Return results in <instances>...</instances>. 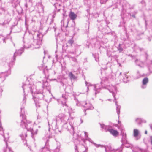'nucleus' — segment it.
<instances>
[{"label": "nucleus", "mask_w": 152, "mask_h": 152, "mask_svg": "<svg viewBox=\"0 0 152 152\" xmlns=\"http://www.w3.org/2000/svg\"><path fill=\"white\" fill-rule=\"evenodd\" d=\"M139 130L136 129H134L133 132V135L135 138L136 140L139 139L140 137V136H139Z\"/></svg>", "instance_id": "4468645a"}, {"label": "nucleus", "mask_w": 152, "mask_h": 152, "mask_svg": "<svg viewBox=\"0 0 152 152\" xmlns=\"http://www.w3.org/2000/svg\"><path fill=\"white\" fill-rule=\"evenodd\" d=\"M20 136L21 137H22V136H23V135H22V136H21V135H20Z\"/></svg>", "instance_id": "e2e57ef3"}, {"label": "nucleus", "mask_w": 152, "mask_h": 152, "mask_svg": "<svg viewBox=\"0 0 152 152\" xmlns=\"http://www.w3.org/2000/svg\"><path fill=\"white\" fill-rule=\"evenodd\" d=\"M12 43L13 44L14 46H15V44L13 42Z\"/></svg>", "instance_id": "5fc2aeb1"}, {"label": "nucleus", "mask_w": 152, "mask_h": 152, "mask_svg": "<svg viewBox=\"0 0 152 152\" xmlns=\"http://www.w3.org/2000/svg\"><path fill=\"white\" fill-rule=\"evenodd\" d=\"M115 103L116 105V110L117 113L118 115H119L120 113V110L121 108V106L120 105H118L117 104V102L116 101H115Z\"/></svg>", "instance_id": "a878e982"}, {"label": "nucleus", "mask_w": 152, "mask_h": 152, "mask_svg": "<svg viewBox=\"0 0 152 152\" xmlns=\"http://www.w3.org/2000/svg\"><path fill=\"white\" fill-rule=\"evenodd\" d=\"M126 134H124L122 139V140L123 142L125 143L126 141Z\"/></svg>", "instance_id": "cd10ccee"}, {"label": "nucleus", "mask_w": 152, "mask_h": 152, "mask_svg": "<svg viewBox=\"0 0 152 152\" xmlns=\"http://www.w3.org/2000/svg\"><path fill=\"white\" fill-rule=\"evenodd\" d=\"M81 104L82 106L86 108V109L84 110L85 111L87 110H92L94 108L91 104L89 102L82 101L81 102Z\"/></svg>", "instance_id": "9d476101"}, {"label": "nucleus", "mask_w": 152, "mask_h": 152, "mask_svg": "<svg viewBox=\"0 0 152 152\" xmlns=\"http://www.w3.org/2000/svg\"><path fill=\"white\" fill-rule=\"evenodd\" d=\"M145 55H146V56H146V58H147V56H147V54L146 53Z\"/></svg>", "instance_id": "603ef678"}, {"label": "nucleus", "mask_w": 152, "mask_h": 152, "mask_svg": "<svg viewBox=\"0 0 152 152\" xmlns=\"http://www.w3.org/2000/svg\"><path fill=\"white\" fill-rule=\"evenodd\" d=\"M69 76L71 79H76V77H75L72 72H70L69 74Z\"/></svg>", "instance_id": "bb28decb"}, {"label": "nucleus", "mask_w": 152, "mask_h": 152, "mask_svg": "<svg viewBox=\"0 0 152 152\" xmlns=\"http://www.w3.org/2000/svg\"><path fill=\"white\" fill-rule=\"evenodd\" d=\"M148 82V78L145 77L143 79L142 81V84L141 86V88L142 89L145 88L147 86V84Z\"/></svg>", "instance_id": "2eb2a0df"}, {"label": "nucleus", "mask_w": 152, "mask_h": 152, "mask_svg": "<svg viewBox=\"0 0 152 152\" xmlns=\"http://www.w3.org/2000/svg\"><path fill=\"white\" fill-rule=\"evenodd\" d=\"M132 16L134 17V18H135V16L134 15H132Z\"/></svg>", "instance_id": "864d4df0"}, {"label": "nucleus", "mask_w": 152, "mask_h": 152, "mask_svg": "<svg viewBox=\"0 0 152 152\" xmlns=\"http://www.w3.org/2000/svg\"><path fill=\"white\" fill-rule=\"evenodd\" d=\"M107 63H108L107 62H106L105 63V64H104V65H107Z\"/></svg>", "instance_id": "6e6d98bb"}, {"label": "nucleus", "mask_w": 152, "mask_h": 152, "mask_svg": "<svg viewBox=\"0 0 152 152\" xmlns=\"http://www.w3.org/2000/svg\"><path fill=\"white\" fill-rule=\"evenodd\" d=\"M69 113V118L70 120H73L74 118V117L72 116V113L75 112L74 109H73L72 108L69 107L68 108Z\"/></svg>", "instance_id": "aec40b11"}, {"label": "nucleus", "mask_w": 152, "mask_h": 152, "mask_svg": "<svg viewBox=\"0 0 152 152\" xmlns=\"http://www.w3.org/2000/svg\"><path fill=\"white\" fill-rule=\"evenodd\" d=\"M55 119L54 120L52 123V126L55 127V129L57 131L58 129V125L62 123L64 124L68 121H70V118L63 113H61L58 116H56Z\"/></svg>", "instance_id": "20e7f679"}, {"label": "nucleus", "mask_w": 152, "mask_h": 152, "mask_svg": "<svg viewBox=\"0 0 152 152\" xmlns=\"http://www.w3.org/2000/svg\"><path fill=\"white\" fill-rule=\"evenodd\" d=\"M76 105L77 106H79L80 105H81V102H80L78 101H77L76 103Z\"/></svg>", "instance_id": "4c0bfd02"}, {"label": "nucleus", "mask_w": 152, "mask_h": 152, "mask_svg": "<svg viewBox=\"0 0 152 152\" xmlns=\"http://www.w3.org/2000/svg\"><path fill=\"white\" fill-rule=\"evenodd\" d=\"M54 5L55 7H56V4H55Z\"/></svg>", "instance_id": "13d9d810"}, {"label": "nucleus", "mask_w": 152, "mask_h": 152, "mask_svg": "<svg viewBox=\"0 0 152 152\" xmlns=\"http://www.w3.org/2000/svg\"><path fill=\"white\" fill-rule=\"evenodd\" d=\"M69 17L71 19L74 20L76 18L77 15L73 12H71L69 14Z\"/></svg>", "instance_id": "5701e85b"}, {"label": "nucleus", "mask_w": 152, "mask_h": 152, "mask_svg": "<svg viewBox=\"0 0 152 152\" xmlns=\"http://www.w3.org/2000/svg\"><path fill=\"white\" fill-rule=\"evenodd\" d=\"M69 57V58L70 59H71L73 61L75 62L76 61L77 59L75 58L72 57Z\"/></svg>", "instance_id": "72a5a7b5"}, {"label": "nucleus", "mask_w": 152, "mask_h": 152, "mask_svg": "<svg viewBox=\"0 0 152 152\" xmlns=\"http://www.w3.org/2000/svg\"><path fill=\"white\" fill-rule=\"evenodd\" d=\"M141 77V75L140 74L139 72L138 71H137L136 74V76L135 77V78L136 79H138Z\"/></svg>", "instance_id": "c85d7f7f"}, {"label": "nucleus", "mask_w": 152, "mask_h": 152, "mask_svg": "<svg viewBox=\"0 0 152 152\" xmlns=\"http://www.w3.org/2000/svg\"><path fill=\"white\" fill-rule=\"evenodd\" d=\"M145 134H147V130H145Z\"/></svg>", "instance_id": "8fccbe9b"}, {"label": "nucleus", "mask_w": 152, "mask_h": 152, "mask_svg": "<svg viewBox=\"0 0 152 152\" xmlns=\"http://www.w3.org/2000/svg\"><path fill=\"white\" fill-rule=\"evenodd\" d=\"M142 119L140 118H137L136 119V121L138 124H140L142 123Z\"/></svg>", "instance_id": "c756f323"}, {"label": "nucleus", "mask_w": 152, "mask_h": 152, "mask_svg": "<svg viewBox=\"0 0 152 152\" xmlns=\"http://www.w3.org/2000/svg\"><path fill=\"white\" fill-rule=\"evenodd\" d=\"M60 151L59 148L57 147L55 150V151L53 150H50V152H59Z\"/></svg>", "instance_id": "2f4dec72"}, {"label": "nucleus", "mask_w": 152, "mask_h": 152, "mask_svg": "<svg viewBox=\"0 0 152 152\" xmlns=\"http://www.w3.org/2000/svg\"><path fill=\"white\" fill-rule=\"evenodd\" d=\"M58 131L60 132H61L60 131V130H58Z\"/></svg>", "instance_id": "0e129e2a"}, {"label": "nucleus", "mask_w": 152, "mask_h": 152, "mask_svg": "<svg viewBox=\"0 0 152 152\" xmlns=\"http://www.w3.org/2000/svg\"><path fill=\"white\" fill-rule=\"evenodd\" d=\"M24 93L23 102L24 105L26 101V96L28 93H31L32 95L33 99L35 102L37 107H39L41 105V101L43 99L44 95L42 92L37 91L35 86L30 84L26 85L24 83L22 86Z\"/></svg>", "instance_id": "f257e3e1"}, {"label": "nucleus", "mask_w": 152, "mask_h": 152, "mask_svg": "<svg viewBox=\"0 0 152 152\" xmlns=\"http://www.w3.org/2000/svg\"><path fill=\"white\" fill-rule=\"evenodd\" d=\"M68 98V96L66 94H63L62 95L61 100V104L63 106H66V102L67 101Z\"/></svg>", "instance_id": "9b49d317"}, {"label": "nucleus", "mask_w": 152, "mask_h": 152, "mask_svg": "<svg viewBox=\"0 0 152 152\" xmlns=\"http://www.w3.org/2000/svg\"><path fill=\"white\" fill-rule=\"evenodd\" d=\"M68 22L69 21H67V24L65 26L66 28L68 26Z\"/></svg>", "instance_id": "3c124183"}, {"label": "nucleus", "mask_w": 152, "mask_h": 152, "mask_svg": "<svg viewBox=\"0 0 152 152\" xmlns=\"http://www.w3.org/2000/svg\"><path fill=\"white\" fill-rule=\"evenodd\" d=\"M13 65L12 62H11L8 64L9 67V70L7 71L2 72L0 73V80L3 82L6 79V77H7L11 74V68Z\"/></svg>", "instance_id": "423d86ee"}, {"label": "nucleus", "mask_w": 152, "mask_h": 152, "mask_svg": "<svg viewBox=\"0 0 152 152\" xmlns=\"http://www.w3.org/2000/svg\"><path fill=\"white\" fill-rule=\"evenodd\" d=\"M84 133H85V137L86 138H87L88 137V135L87 133V132H85Z\"/></svg>", "instance_id": "a19ab883"}, {"label": "nucleus", "mask_w": 152, "mask_h": 152, "mask_svg": "<svg viewBox=\"0 0 152 152\" xmlns=\"http://www.w3.org/2000/svg\"><path fill=\"white\" fill-rule=\"evenodd\" d=\"M112 80L111 79H108L106 77H103L101 82L100 84H96L93 86L94 90L95 91V94L99 92L101 90L102 87L108 90L109 91L112 93L113 96L115 100L116 98L115 97V94L117 93V89L115 85L113 86L110 84Z\"/></svg>", "instance_id": "f03ea898"}, {"label": "nucleus", "mask_w": 152, "mask_h": 152, "mask_svg": "<svg viewBox=\"0 0 152 152\" xmlns=\"http://www.w3.org/2000/svg\"><path fill=\"white\" fill-rule=\"evenodd\" d=\"M150 139L151 140V145H152V136H151L150 137Z\"/></svg>", "instance_id": "37998d69"}, {"label": "nucleus", "mask_w": 152, "mask_h": 152, "mask_svg": "<svg viewBox=\"0 0 152 152\" xmlns=\"http://www.w3.org/2000/svg\"><path fill=\"white\" fill-rule=\"evenodd\" d=\"M75 53L76 52V51L75 50Z\"/></svg>", "instance_id": "680f3d73"}, {"label": "nucleus", "mask_w": 152, "mask_h": 152, "mask_svg": "<svg viewBox=\"0 0 152 152\" xmlns=\"http://www.w3.org/2000/svg\"><path fill=\"white\" fill-rule=\"evenodd\" d=\"M63 127L69 132L72 134L74 133L73 120L68 121L66 123L63 125Z\"/></svg>", "instance_id": "0eeeda50"}, {"label": "nucleus", "mask_w": 152, "mask_h": 152, "mask_svg": "<svg viewBox=\"0 0 152 152\" xmlns=\"http://www.w3.org/2000/svg\"><path fill=\"white\" fill-rule=\"evenodd\" d=\"M80 120L81 121V123H82V122H83V120H82V119H80Z\"/></svg>", "instance_id": "4d7b16f0"}, {"label": "nucleus", "mask_w": 152, "mask_h": 152, "mask_svg": "<svg viewBox=\"0 0 152 152\" xmlns=\"http://www.w3.org/2000/svg\"><path fill=\"white\" fill-rule=\"evenodd\" d=\"M1 39L3 41V42H4V43L6 42L5 41V39L3 38V37L2 36H0V40H1Z\"/></svg>", "instance_id": "473e14b6"}, {"label": "nucleus", "mask_w": 152, "mask_h": 152, "mask_svg": "<svg viewBox=\"0 0 152 152\" xmlns=\"http://www.w3.org/2000/svg\"><path fill=\"white\" fill-rule=\"evenodd\" d=\"M73 43L74 41L72 39H71L69 40L66 44L64 45L63 46L64 49L67 51L69 53L74 54V52L72 49Z\"/></svg>", "instance_id": "1a4fd4ad"}, {"label": "nucleus", "mask_w": 152, "mask_h": 152, "mask_svg": "<svg viewBox=\"0 0 152 152\" xmlns=\"http://www.w3.org/2000/svg\"><path fill=\"white\" fill-rule=\"evenodd\" d=\"M37 119L38 120V121L40 122L41 120V117L39 116H38L37 117Z\"/></svg>", "instance_id": "58836bf2"}, {"label": "nucleus", "mask_w": 152, "mask_h": 152, "mask_svg": "<svg viewBox=\"0 0 152 152\" xmlns=\"http://www.w3.org/2000/svg\"><path fill=\"white\" fill-rule=\"evenodd\" d=\"M41 9L40 10H39V12H43V7L41 5L40 6Z\"/></svg>", "instance_id": "c9c22d12"}, {"label": "nucleus", "mask_w": 152, "mask_h": 152, "mask_svg": "<svg viewBox=\"0 0 152 152\" xmlns=\"http://www.w3.org/2000/svg\"><path fill=\"white\" fill-rule=\"evenodd\" d=\"M101 128L104 129L106 132L108 131L110 134L114 136H116L118 134V131L111 128V127L109 126H106L104 124H99Z\"/></svg>", "instance_id": "6e6552de"}, {"label": "nucleus", "mask_w": 152, "mask_h": 152, "mask_svg": "<svg viewBox=\"0 0 152 152\" xmlns=\"http://www.w3.org/2000/svg\"><path fill=\"white\" fill-rule=\"evenodd\" d=\"M118 50L120 52H121L123 50V49L121 48V47L120 46V45H119V47L118 48Z\"/></svg>", "instance_id": "e433bc0d"}, {"label": "nucleus", "mask_w": 152, "mask_h": 152, "mask_svg": "<svg viewBox=\"0 0 152 152\" xmlns=\"http://www.w3.org/2000/svg\"><path fill=\"white\" fill-rule=\"evenodd\" d=\"M148 40L149 41H150L151 40V37H148V38H147Z\"/></svg>", "instance_id": "a18cd8bd"}, {"label": "nucleus", "mask_w": 152, "mask_h": 152, "mask_svg": "<svg viewBox=\"0 0 152 152\" xmlns=\"http://www.w3.org/2000/svg\"><path fill=\"white\" fill-rule=\"evenodd\" d=\"M93 57L95 58V60L97 62H99V56L98 53H95L93 54Z\"/></svg>", "instance_id": "393cba45"}, {"label": "nucleus", "mask_w": 152, "mask_h": 152, "mask_svg": "<svg viewBox=\"0 0 152 152\" xmlns=\"http://www.w3.org/2000/svg\"><path fill=\"white\" fill-rule=\"evenodd\" d=\"M75 152H78L77 151V150H76L75 151Z\"/></svg>", "instance_id": "bf43d9fd"}, {"label": "nucleus", "mask_w": 152, "mask_h": 152, "mask_svg": "<svg viewBox=\"0 0 152 152\" xmlns=\"http://www.w3.org/2000/svg\"><path fill=\"white\" fill-rule=\"evenodd\" d=\"M48 125H49V121H48Z\"/></svg>", "instance_id": "052dcab7"}, {"label": "nucleus", "mask_w": 152, "mask_h": 152, "mask_svg": "<svg viewBox=\"0 0 152 152\" xmlns=\"http://www.w3.org/2000/svg\"><path fill=\"white\" fill-rule=\"evenodd\" d=\"M91 143H92L93 144H94V145H95V146L97 148H98L99 147H100L101 148H103V147L104 148H105V151L106 152H107V151L106 147L105 146H104V145H101V144H98L95 143L94 142H91Z\"/></svg>", "instance_id": "b1692460"}, {"label": "nucleus", "mask_w": 152, "mask_h": 152, "mask_svg": "<svg viewBox=\"0 0 152 152\" xmlns=\"http://www.w3.org/2000/svg\"><path fill=\"white\" fill-rule=\"evenodd\" d=\"M48 140H47L45 143V146L42 147L39 151L38 152H46L49 148V146L48 145Z\"/></svg>", "instance_id": "f8f14e48"}, {"label": "nucleus", "mask_w": 152, "mask_h": 152, "mask_svg": "<svg viewBox=\"0 0 152 152\" xmlns=\"http://www.w3.org/2000/svg\"><path fill=\"white\" fill-rule=\"evenodd\" d=\"M25 136H26V137L27 135H26V134H25Z\"/></svg>", "instance_id": "69168bd1"}, {"label": "nucleus", "mask_w": 152, "mask_h": 152, "mask_svg": "<svg viewBox=\"0 0 152 152\" xmlns=\"http://www.w3.org/2000/svg\"><path fill=\"white\" fill-rule=\"evenodd\" d=\"M61 26H62L61 29H62L63 28V27H64V20H62L61 21Z\"/></svg>", "instance_id": "f704fd0d"}, {"label": "nucleus", "mask_w": 152, "mask_h": 152, "mask_svg": "<svg viewBox=\"0 0 152 152\" xmlns=\"http://www.w3.org/2000/svg\"><path fill=\"white\" fill-rule=\"evenodd\" d=\"M123 77V78L122 76V73L121 72H120L119 74V77L120 79V81H121V80L123 81L124 82L128 81L129 77L126 75V73H124Z\"/></svg>", "instance_id": "ddd939ff"}, {"label": "nucleus", "mask_w": 152, "mask_h": 152, "mask_svg": "<svg viewBox=\"0 0 152 152\" xmlns=\"http://www.w3.org/2000/svg\"><path fill=\"white\" fill-rule=\"evenodd\" d=\"M147 67L149 71L152 72V60L149 61L147 62Z\"/></svg>", "instance_id": "4be33fe9"}, {"label": "nucleus", "mask_w": 152, "mask_h": 152, "mask_svg": "<svg viewBox=\"0 0 152 152\" xmlns=\"http://www.w3.org/2000/svg\"><path fill=\"white\" fill-rule=\"evenodd\" d=\"M20 116H22V120L20 123V126L24 128H26L28 131L31 132L32 135L36 134L37 133V129L34 131L32 128L33 124L32 122L29 120L26 119V116L25 115L24 107L21 108V113L20 114Z\"/></svg>", "instance_id": "7ed1b4c3"}, {"label": "nucleus", "mask_w": 152, "mask_h": 152, "mask_svg": "<svg viewBox=\"0 0 152 152\" xmlns=\"http://www.w3.org/2000/svg\"><path fill=\"white\" fill-rule=\"evenodd\" d=\"M58 55H56L55 56V58L56 59V60H57V58H58Z\"/></svg>", "instance_id": "09e8293b"}, {"label": "nucleus", "mask_w": 152, "mask_h": 152, "mask_svg": "<svg viewBox=\"0 0 152 152\" xmlns=\"http://www.w3.org/2000/svg\"><path fill=\"white\" fill-rule=\"evenodd\" d=\"M136 65L140 68H143L145 66L144 62L138 59H136L135 61Z\"/></svg>", "instance_id": "a211bd4d"}, {"label": "nucleus", "mask_w": 152, "mask_h": 152, "mask_svg": "<svg viewBox=\"0 0 152 152\" xmlns=\"http://www.w3.org/2000/svg\"><path fill=\"white\" fill-rule=\"evenodd\" d=\"M23 51L24 49L23 48H21L20 49L18 50H16V52L14 53L13 56L14 59H15L16 57L17 56L20 55L23 53Z\"/></svg>", "instance_id": "f3484780"}, {"label": "nucleus", "mask_w": 152, "mask_h": 152, "mask_svg": "<svg viewBox=\"0 0 152 152\" xmlns=\"http://www.w3.org/2000/svg\"><path fill=\"white\" fill-rule=\"evenodd\" d=\"M24 48H28L31 47V45L29 39H28L25 43L24 45Z\"/></svg>", "instance_id": "6ab92c4d"}, {"label": "nucleus", "mask_w": 152, "mask_h": 152, "mask_svg": "<svg viewBox=\"0 0 152 152\" xmlns=\"http://www.w3.org/2000/svg\"><path fill=\"white\" fill-rule=\"evenodd\" d=\"M43 35L40 31H35L33 34V38L34 39L33 44L35 48H39L41 44L42 40Z\"/></svg>", "instance_id": "39448f33"}, {"label": "nucleus", "mask_w": 152, "mask_h": 152, "mask_svg": "<svg viewBox=\"0 0 152 152\" xmlns=\"http://www.w3.org/2000/svg\"><path fill=\"white\" fill-rule=\"evenodd\" d=\"M53 29H54V31H55L56 28H55V26H53Z\"/></svg>", "instance_id": "de8ad7c7"}, {"label": "nucleus", "mask_w": 152, "mask_h": 152, "mask_svg": "<svg viewBox=\"0 0 152 152\" xmlns=\"http://www.w3.org/2000/svg\"><path fill=\"white\" fill-rule=\"evenodd\" d=\"M75 151H76V150H77V146H75Z\"/></svg>", "instance_id": "49530a36"}, {"label": "nucleus", "mask_w": 152, "mask_h": 152, "mask_svg": "<svg viewBox=\"0 0 152 152\" xmlns=\"http://www.w3.org/2000/svg\"><path fill=\"white\" fill-rule=\"evenodd\" d=\"M0 134L2 135V136L3 135L4 139V141L6 142L7 140L8 139L9 137L8 136V135L7 134V137H5L4 135V130H3V128L1 127V121H0Z\"/></svg>", "instance_id": "dca6fc26"}, {"label": "nucleus", "mask_w": 152, "mask_h": 152, "mask_svg": "<svg viewBox=\"0 0 152 152\" xmlns=\"http://www.w3.org/2000/svg\"><path fill=\"white\" fill-rule=\"evenodd\" d=\"M146 122V121L145 120H142V123H145Z\"/></svg>", "instance_id": "c03bdc74"}, {"label": "nucleus", "mask_w": 152, "mask_h": 152, "mask_svg": "<svg viewBox=\"0 0 152 152\" xmlns=\"http://www.w3.org/2000/svg\"><path fill=\"white\" fill-rule=\"evenodd\" d=\"M39 128H40V126H39Z\"/></svg>", "instance_id": "774afa93"}, {"label": "nucleus", "mask_w": 152, "mask_h": 152, "mask_svg": "<svg viewBox=\"0 0 152 152\" xmlns=\"http://www.w3.org/2000/svg\"><path fill=\"white\" fill-rule=\"evenodd\" d=\"M47 84V83L46 82H45L44 83H43V86L45 87H46L47 86V85H46V84Z\"/></svg>", "instance_id": "79ce46f5"}, {"label": "nucleus", "mask_w": 152, "mask_h": 152, "mask_svg": "<svg viewBox=\"0 0 152 152\" xmlns=\"http://www.w3.org/2000/svg\"><path fill=\"white\" fill-rule=\"evenodd\" d=\"M134 50L136 52L138 51H142L144 49L142 48H140L138 46L134 44Z\"/></svg>", "instance_id": "412c9836"}, {"label": "nucleus", "mask_w": 152, "mask_h": 152, "mask_svg": "<svg viewBox=\"0 0 152 152\" xmlns=\"http://www.w3.org/2000/svg\"><path fill=\"white\" fill-rule=\"evenodd\" d=\"M3 90L1 86H0V95H1V94L2 92H3Z\"/></svg>", "instance_id": "ea45409f"}, {"label": "nucleus", "mask_w": 152, "mask_h": 152, "mask_svg": "<svg viewBox=\"0 0 152 152\" xmlns=\"http://www.w3.org/2000/svg\"><path fill=\"white\" fill-rule=\"evenodd\" d=\"M50 128H49V129H48L49 131V130H50Z\"/></svg>", "instance_id": "338daca9"}, {"label": "nucleus", "mask_w": 152, "mask_h": 152, "mask_svg": "<svg viewBox=\"0 0 152 152\" xmlns=\"http://www.w3.org/2000/svg\"><path fill=\"white\" fill-rule=\"evenodd\" d=\"M85 84H86V86H87V89H88V87L90 86L93 87L94 85H92L90 83H88L86 81L85 82Z\"/></svg>", "instance_id": "7c9ffc66"}]
</instances>
